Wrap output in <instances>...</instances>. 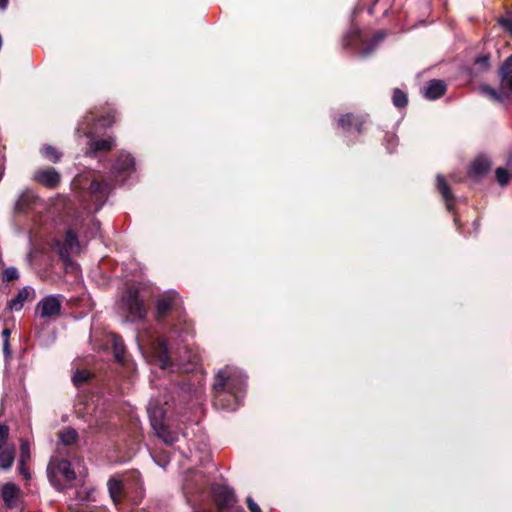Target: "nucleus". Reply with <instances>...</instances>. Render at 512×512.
Instances as JSON below:
<instances>
[{
	"label": "nucleus",
	"mask_w": 512,
	"mask_h": 512,
	"mask_svg": "<svg viewBox=\"0 0 512 512\" xmlns=\"http://www.w3.org/2000/svg\"><path fill=\"white\" fill-rule=\"evenodd\" d=\"M172 334L177 335L183 344H179L174 348L170 346L165 338L157 337L150 341L153 356L159 367L163 370L189 373L198 364L197 357L191 354L187 344H185L188 337L192 336L191 327L185 321H183V327H178V325L174 324Z\"/></svg>",
	"instance_id": "nucleus-1"
},
{
	"label": "nucleus",
	"mask_w": 512,
	"mask_h": 512,
	"mask_svg": "<svg viewBox=\"0 0 512 512\" xmlns=\"http://www.w3.org/2000/svg\"><path fill=\"white\" fill-rule=\"evenodd\" d=\"M245 388L246 376L241 371L229 367L220 370L213 384L215 408L227 412L235 411L241 405Z\"/></svg>",
	"instance_id": "nucleus-2"
},
{
	"label": "nucleus",
	"mask_w": 512,
	"mask_h": 512,
	"mask_svg": "<svg viewBox=\"0 0 512 512\" xmlns=\"http://www.w3.org/2000/svg\"><path fill=\"white\" fill-rule=\"evenodd\" d=\"M120 309L126 322L140 323L145 321L147 308L136 288H128L121 296Z\"/></svg>",
	"instance_id": "nucleus-3"
},
{
	"label": "nucleus",
	"mask_w": 512,
	"mask_h": 512,
	"mask_svg": "<svg viewBox=\"0 0 512 512\" xmlns=\"http://www.w3.org/2000/svg\"><path fill=\"white\" fill-rule=\"evenodd\" d=\"M385 36L386 34L380 31L375 33L372 39L368 40L359 28L352 26L343 38V45L345 48H352L361 57H367L375 50L377 44Z\"/></svg>",
	"instance_id": "nucleus-4"
},
{
	"label": "nucleus",
	"mask_w": 512,
	"mask_h": 512,
	"mask_svg": "<svg viewBox=\"0 0 512 512\" xmlns=\"http://www.w3.org/2000/svg\"><path fill=\"white\" fill-rule=\"evenodd\" d=\"M150 423L155 434L167 445L177 441V436L171 432L164 423L167 410L161 405V400L151 399L147 406Z\"/></svg>",
	"instance_id": "nucleus-5"
},
{
	"label": "nucleus",
	"mask_w": 512,
	"mask_h": 512,
	"mask_svg": "<svg viewBox=\"0 0 512 512\" xmlns=\"http://www.w3.org/2000/svg\"><path fill=\"white\" fill-rule=\"evenodd\" d=\"M183 307L179 294L169 291L160 295L156 300V320L162 322L168 316L175 317L182 324Z\"/></svg>",
	"instance_id": "nucleus-6"
},
{
	"label": "nucleus",
	"mask_w": 512,
	"mask_h": 512,
	"mask_svg": "<svg viewBox=\"0 0 512 512\" xmlns=\"http://www.w3.org/2000/svg\"><path fill=\"white\" fill-rule=\"evenodd\" d=\"M51 248L62 261L66 264H71V254L78 253L80 250V242L77 233L73 229H68L64 241L53 239Z\"/></svg>",
	"instance_id": "nucleus-7"
},
{
	"label": "nucleus",
	"mask_w": 512,
	"mask_h": 512,
	"mask_svg": "<svg viewBox=\"0 0 512 512\" xmlns=\"http://www.w3.org/2000/svg\"><path fill=\"white\" fill-rule=\"evenodd\" d=\"M47 474L51 484L57 489H61V484L57 475H62L67 481L71 482L76 478V474L71 463L66 459L51 460L47 467Z\"/></svg>",
	"instance_id": "nucleus-8"
},
{
	"label": "nucleus",
	"mask_w": 512,
	"mask_h": 512,
	"mask_svg": "<svg viewBox=\"0 0 512 512\" xmlns=\"http://www.w3.org/2000/svg\"><path fill=\"white\" fill-rule=\"evenodd\" d=\"M134 167V158L128 153L121 152L111 169V174L115 182L123 184L134 171Z\"/></svg>",
	"instance_id": "nucleus-9"
},
{
	"label": "nucleus",
	"mask_w": 512,
	"mask_h": 512,
	"mask_svg": "<svg viewBox=\"0 0 512 512\" xmlns=\"http://www.w3.org/2000/svg\"><path fill=\"white\" fill-rule=\"evenodd\" d=\"M112 189V183L107 180H92L89 193L92 200L95 202V211L100 210L105 204Z\"/></svg>",
	"instance_id": "nucleus-10"
},
{
	"label": "nucleus",
	"mask_w": 512,
	"mask_h": 512,
	"mask_svg": "<svg viewBox=\"0 0 512 512\" xmlns=\"http://www.w3.org/2000/svg\"><path fill=\"white\" fill-rule=\"evenodd\" d=\"M62 295H49L44 297L37 305V309L40 311L42 318H50L60 314L62 301Z\"/></svg>",
	"instance_id": "nucleus-11"
},
{
	"label": "nucleus",
	"mask_w": 512,
	"mask_h": 512,
	"mask_svg": "<svg viewBox=\"0 0 512 512\" xmlns=\"http://www.w3.org/2000/svg\"><path fill=\"white\" fill-rule=\"evenodd\" d=\"M213 496L219 509H228L236 503L234 491L228 486L216 484L212 487Z\"/></svg>",
	"instance_id": "nucleus-12"
},
{
	"label": "nucleus",
	"mask_w": 512,
	"mask_h": 512,
	"mask_svg": "<svg viewBox=\"0 0 512 512\" xmlns=\"http://www.w3.org/2000/svg\"><path fill=\"white\" fill-rule=\"evenodd\" d=\"M33 179L41 185L53 189L59 185L61 176L54 168H45L36 170Z\"/></svg>",
	"instance_id": "nucleus-13"
},
{
	"label": "nucleus",
	"mask_w": 512,
	"mask_h": 512,
	"mask_svg": "<svg viewBox=\"0 0 512 512\" xmlns=\"http://www.w3.org/2000/svg\"><path fill=\"white\" fill-rule=\"evenodd\" d=\"M115 146L113 138L107 139H90L89 148L85 155L88 157H97L101 152H108Z\"/></svg>",
	"instance_id": "nucleus-14"
},
{
	"label": "nucleus",
	"mask_w": 512,
	"mask_h": 512,
	"mask_svg": "<svg viewBox=\"0 0 512 512\" xmlns=\"http://www.w3.org/2000/svg\"><path fill=\"white\" fill-rule=\"evenodd\" d=\"M446 92V84L443 80L433 79L422 89L423 96L428 100H436Z\"/></svg>",
	"instance_id": "nucleus-15"
},
{
	"label": "nucleus",
	"mask_w": 512,
	"mask_h": 512,
	"mask_svg": "<svg viewBox=\"0 0 512 512\" xmlns=\"http://www.w3.org/2000/svg\"><path fill=\"white\" fill-rule=\"evenodd\" d=\"M20 494L19 487L12 483H5L1 488V496L7 508H15Z\"/></svg>",
	"instance_id": "nucleus-16"
},
{
	"label": "nucleus",
	"mask_w": 512,
	"mask_h": 512,
	"mask_svg": "<svg viewBox=\"0 0 512 512\" xmlns=\"http://www.w3.org/2000/svg\"><path fill=\"white\" fill-rule=\"evenodd\" d=\"M35 291L30 286H25L18 291L16 296L7 303V308L11 311H20L30 295H34Z\"/></svg>",
	"instance_id": "nucleus-17"
},
{
	"label": "nucleus",
	"mask_w": 512,
	"mask_h": 512,
	"mask_svg": "<svg viewBox=\"0 0 512 512\" xmlns=\"http://www.w3.org/2000/svg\"><path fill=\"white\" fill-rule=\"evenodd\" d=\"M490 168H491L490 160L485 156H479L473 161V163L468 171V175L471 178H480V177L484 176L485 174H487L488 171L490 170Z\"/></svg>",
	"instance_id": "nucleus-18"
},
{
	"label": "nucleus",
	"mask_w": 512,
	"mask_h": 512,
	"mask_svg": "<svg viewBox=\"0 0 512 512\" xmlns=\"http://www.w3.org/2000/svg\"><path fill=\"white\" fill-rule=\"evenodd\" d=\"M364 120L360 117H355L352 114L348 113L342 115L339 119V125L347 132H351L355 130L358 134L361 133V127L363 125Z\"/></svg>",
	"instance_id": "nucleus-19"
},
{
	"label": "nucleus",
	"mask_w": 512,
	"mask_h": 512,
	"mask_svg": "<svg viewBox=\"0 0 512 512\" xmlns=\"http://www.w3.org/2000/svg\"><path fill=\"white\" fill-rule=\"evenodd\" d=\"M437 188L446 203L447 210L451 212L454 206V196L445 178L440 174L437 175Z\"/></svg>",
	"instance_id": "nucleus-20"
},
{
	"label": "nucleus",
	"mask_w": 512,
	"mask_h": 512,
	"mask_svg": "<svg viewBox=\"0 0 512 512\" xmlns=\"http://www.w3.org/2000/svg\"><path fill=\"white\" fill-rule=\"evenodd\" d=\"M499 75L502 83L512 91V55L509 56L501 65Z\"/></svg>",
	"instance_id": "nucleus-21"
},
{
	"label": "nucleus",
	"mask_w": 512,
	"mask_h": 512,
	"mask_svg": "<svg viewBox=\"0 0 512 512\" xmlns=\"http://www.w3.org/2000/svg\"><path fill=\"white\" fill-rule=\"evenodd\" d=\"M15 460V447L10 446L0 452V469L8 470Z\"/></svg>",
	"instance_id": "nucleus-22"
},
{
	"label": "nucleus",
	"mask_w": 512,
	"mask_h": 512,
	"mask_svg": "<svg viewBox=\"0 0 512 512\" xmlns=\"http://www.w3.org/2000/svg\"><path fill=\"white\" fill-rule=\"evenodd\" d=\"M109 494L114 503H117L122 498L123 487L120 480L112 477L107 483Z\"/></svg>",
	"instance_id": "nucleus-23"
},
{
	"label": "nucleus",
	"mask_w": 512,
	"mask_h": 512,
	"mask_svg": "<svg viewBox=\"0 0 512 512\" xmlns=\"http://www.w3.org/2000/svg\"><path fill=\"white\" fill-rule=\"evenodd\" d=\"M480 91L483 95L489 97L490 99H492L493 101H496V102L502 103L507 98V95L504 91H502V90L498 91L494 88H491L488 85H481Z\"/></svg>",
	"instance_id": "nucleus-24"
},
{
	"label": "nucleus",
	"mask_w": 512,
	"mask_h": 512,
	"mask_svg": "<svg viewBox=\"0 0 512 512\" xmlns=\"http://www.w3.org/2000/svg\"><path fill=\"white\" fill-rule=\"evenodd\" d=\"M113 353L117 362L123 363L125 360V344L120 336L115 335L113 337Z\"/></svg>",
	"instance_id": "nucleus-25"
},
{
	"label": "nucleus",
	"mask_w": 512,
	"mask_h": 512,
	"mask_svg": "<svg viewBox=\"0 0 512 512\" xmlns=\"http://www.w3.org/2000/svg\"><path fill=\"white\" fill-rule=\"evenodd\" d=\"M42 156L53 163L60 161L62 154L51 145H44L40 150Z\"/></svg>",
	"instance_id": "nucleus-26"
},
{
	"label": "nucleus",
	"mask_w": 512,
	"mask_h": 512,
	"mask_svg": "<svg viewBox=\"0 0 512 512\" xmlns=\"http://www.w3.org/2000/svg\"><path fill=\"white\" fill-rule=\"evenodd\" d=\"M60 441L66 445H72L78 440V433L73 428H66L59 433Z\"/></svg>",
	"instance_id": "nucleus-27"
},
{
	"label": "nucleus",
	"mask_w": 512,
	"mask_h": 512,
	"mask_svg": "<svg viewBox=\"0 0 512 512\" xmlns=\"http://www.w3.org/2000/svg\"><path fill=\"white\" fill-rule=\"evenodd\" d=\"M154 462L161 468L165 469L170 463V455L165 450H155L151 453Z\"/></svg>",
	"instance_id": "nucleus-28"
},
{
	"label": "nucleus",
	"mask_w": 512,
	"mask_h": 512,
	"mask_svg": "<svg viewBox=\"0 0 512 512\" xmlns=\"http://www.w3.org/2000/svg\"><path fill=\"white\" fill-rule=\"evenodd\" d=\"M90 377L91 373L88 370L77 369L72 376V382L76 387H80L84 383H86L90 379Z\"/></svg>",
	"instance_id": "nucleus-29"
},
{
	"label": "nucleus",
	"mask_w": 512,
	"mask_h": 512,
	"mask_svg": "<svg viewBox=\"0 0 512 512\" xmlns=\"http://www.w3.org/2000/svg\"><path fill=\"white\" fill-rule=\"evenodd\" d=\"M392 101L395 107L404 108L408 103L407 94L402 90L395 88L393 90Z\"/></svg>",
	"instance_id": "nucleus-30"
},
{
	"label": "nucleus",
	"mask_w": 512,
	"mask_h": 512,
	"mask_svg": "<svg viewBox=\"0 0 512 512\" xmlns=\"http://www.w3.org/2000/svg\"><path fill=\"white\" fill-rule=\"evenodd\" d=\"M490 67V58L488 55H481L475 59L474 69L476 72H485Z\"/></svg>",
	"instance_id": "nucleus-31"
},
{
	"label": "nucleus",
	"mask_w": 512,
	"mask_h": 512,
	"mask_svg": "<svg viewBox=\"0 0 512 512\" xmlns=\"http://www.w3.org/2000/svg\"><path fill=\"white\" fill-rule=\"evenodd\" d=\"M177 396L183 399H188L193 391V386L190 383L183 382L181 385L177 384L174 386Z\"/></svg>",
	"instance_id": "nucleus-32"
},
{
	"label": "nucleus",
	"mask_w": 512,
	"mask_h": 512,
	"mask_svg": "<svg viewBox=\"0 0 512 512\" xmlns=\"http://www.w3.org/2000/svg\"><path fill=\"white\" fill-rule=\"evenodd\" d=\"M30 460V445L29 442L25 439H21L20 441V464L27 463Z\"/></svg>",
	"instance_id": "nucleus-33"
},
{
	"label": "nucleus",
	"mask_w": 512,
	"mask_h": 512,
	"mask_svg": "<svg viewBox=\"0 0 512 512\" xmlns=\"http://www.w3.org/2000/svg\"><path fill=\"white\" fill-rule=\"evenodd\" d=\"M19 278V272L16 267H8L2 272L3 282H10Z\"/></svg>",
	"instance_id": "nucleus-34"
},
{
	"label": "nucleus",
	"mask_w": 512,
	"mask_h": 512,
	"mask_svg": "<svg viewBox=\"0 0 512 512\" xmlns=\"http://www.w3.org/2000/svg\"><path fill=\"white\" fill-rule=\"evenodd\" d=\"M499 25L512 35V12L507 13L498 20Z\"/></svg>",
	"instance_id": "nucleus-35"
},
{
	"label": "nucleus",
	"mask_w": 512,
	"mask_h": 512,
	"mask_svg": "<svg viewBox=\"0 0 512 512\" xmlns=\"http://www.w3.org/2000/svg\"><path fill=\"white\" fill-rule=\"evenodd\" d=\"M496 180L501 186H505L510 179L509 172L502 167L496 169Z\"/></svg>",
	"instance_id": "nucleus-36"
},
{
	"label": "nucleus",
	"mask_w": 512,
	"mask_h": 512,
	"mask_svg": "<svg viewBox=\"0 0 512 512\" xmlns=\"http://www.w3.org/2000/svg\"><path fill=\"white\" fill-rule=\"evenodd\" d=\"M10 334H11V331L10 329L8 328H5L3 331H2V338H3V352L5 354L6 357H9L11 352H10V346H9V337H10Z\"/></svg>",
	"instance_id": "nucleus-37"
},
{
	"label": "nucleus",
	"mask_w": 512,
	"mask_h": 512,
	"mask_svg": "<svg viewBox=\"0 0 512 512\" xmlns=\"http://www.w3.org/2000/svg\"><path fill=\"white\" fill-rule=\"evenodd\" d=\"M9 427L5 424H0V450L5 446L9 438Z\"/></svg>",
	"instance_id": "nucleus-38"
},
{
	"label": "nucleus",
	"mask_w": 512,
	"mask_h": 512,
	"mask_svg": "<svg viewBox=\"0 0 512 512\" xmlns=\"http://www.w3.org/2000/svg\"><path fill=\"white\" fill-rule=\"evenodd\" d=\"M247 506L251 512H261L259 505L251 498H247Z\"/></svg>",
	"instance_id": "nucleus-39"
},
{
	"label": "nucleus",
	"mask_w": 512,
	"mask_h": 512,
	"mask_svg": "<svg viewBox=\"0 0 512 512\" xmlns=\"http://www.w3.org/2000/svg\"><path fill=\"white\" fill-rule=\"evenodd\" d=\"M386 142H387V149L391 153L392 149L390 148V146L391 147H395L397 145V139H396V137L394 135H387L386 136Z\"/></svg>",
	"instance_id": "nucleus-40"
},
{
	"label": "nucleus",
	"mask_w": 512,
	"mask_h": 512,
	"mask_svg": "<svg viewBox=\"0 0 512 512\" xmlns=\"http://www.w3.org/2000/svg\"><path fill=\"white\" fill-rule=\"evenodd\" d=\"M19 472L21 475H23L24 478L29 479L30 473L26 467V463L20 464L19 463Z\"/></svg>",
	"instance_id": "nucleus-41"
},
{
	"label": "nucleus",
	"mask_w": 512,
	"mask_h": 512,
	"mask_svg": "<svg viewBox=\"0 0 512 512\" xmlns=\"http://www.w3.org/2000/svg\"><path fill=\"white\" fill-rule=\"evenodd\" d=\"M99 122L102 126L108 127V126L112 125L113 120L108 117H102L99 119Z\"/></svg>",
	"instance_id": "nucleus-42"
},
{
	"label": "nucleus",
	"mask_w": 512,
	"mask_h": 512,
	"mask_svg": "<svg viewBox=\"0 0 512 512\" xmlns=\"http://www.w3.org/2000/svg\"><path fill=\"white\" fill-rule=\"evenodd\" d=\"M144 333H139L136 337L137 341H138V345H139V348H143V346L145 345L143 342H144Z\"/></svg>",
	"instance_id": "nucleus-43"
},
{
	"label": "nucleus",
	"mask_w": 512,
	"mask_h": 512,
	"mask_svg": "<svg viewBox=\"0 0 512 512\" xmlns=\"http://www.w3.org/2000/svg\"><path fill=\"white\" fill-rule=\"evenodd\" d=\"M78 131H82L87 137H90V135L92 134V130L89 129L86 131V129L84 127H82V125H80L78 128H77Z\"/></svg>",
	"instance_id": "nucleus-44"
},
{
	"label": "nucleus",
	"mask_w": 512,
	"mask_h": 512,
	"mask_svg": "<svg viewBox=\"0 0 512 512\" xmlns=\"http://www.w3.org/2000/svg\"><path fill=\"white\" fill-rule=\"evenodd\" d=\"M9 0H0V10H5L8 6Z\"/></svg>",
	"instance_id": "nucleus-45"
},
{
	"label": "nucleus",
	"mask_w": 512,
	"mask_h": 512,
	"mask_svg": "<svg viewBox=\"0 0 512 512\" xmlns=\"http://www.w3.org/2000/svg\"><path fill=\"white\" fill-rule=\"evenodd\" d=\"M96 427L99 429H102V428H104V423H99V424L97 423Z\"/></svg>",
	"instance_id": "nucleus-46"
},
{
	"label": "nucleus",
	"mask_w": 512,
	"mask_h": 512,
	"mask_svg": "<svg viewBox=\"0 0 512 512\" xmlns=\"http://www.w3.org/2000/svg\"><path fill=\"white\" fill-rule=\"evenodd\" d=\"M90 118H91L92 120L94 119V118L92 117V115H90V116H86V120H87V121H89V120H90Z\"/></svg>",
	"instance_id": "nucleus-47"
},
{
	"label": "nucleus",
	"mask_w": 512,
	"mask_h": 512,
	"mask_svg": "<svg viewBox=\"0 0 512 512\" xmlns=\"http://www.w3.org/2000/svg\"><path fill=\"white\" fill-rule=\"evenodd\" d=\"M369 13L372 14L373 13V6L369 8Z\"/></svg>",
	"instance_id": "nucleus-48"
},
{
	"label": "nucleus",
	"mask_w": 512,
	"mask_h": 512,
	"mask_svg": "<svg viewBox=\"0 0 512 512\" xmlns=\"http://www.w3.org/2000/svg\"><path fill=\"white\" fill-rule=\"evenodd\" d=\"M164 405H169V400H165Z\"/></svg>",
	"instance_id": "nucleus-49"
},
{
	"label": "nucleus",
	"mask_w": 512,
	"mask_h": 512,
	"mask_svg": "<svg viewBox=\"0 0 512 512\" xmlns=\"http://www.w3.org/2000/svg\"><path fill=\"white\" fill-rule=\"evenodd\" d=\"M96 225V229H99V223H94Z\"/></svg>",
	"instance_id": "nucleus-50"
},
{
	"label": "nucleus",
	"mask_w": 512,
	"mask_h": 512,
	"mask_svg": "<svg viewBox=\"0 0 512 512\" xmlns=\"http://www.w3.org/2000/svg\"><path fill=\"white\" fill-rule=\"evenodd\" d=\"M241 512H244L243 510H241Z\"/></svg>",
	"instance_id": "nucleus-51"
}]
</instances>
